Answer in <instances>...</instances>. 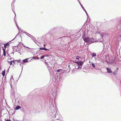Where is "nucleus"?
Returning a JSON list of instances; mask_svg holds the SVG:
<instances>
[{"mask_svg":"<svg viewBox=\"0 0 121 121\" xmlns=\"http://www.w3.org/2000/svg\"><path fill=\"white\" fill-rule=\"evenodd\" d=\"M81 33L82 34V38L83 40L86 42H88L89 40V37H86L85 36L86 34V31L84 30H82L81 31Z\"/></svg>","mask_w":121,"mask_h":121,"instance_id":"1","label":"nucleus"},{"mask_svg":"<svg viewBox=\"0 0 121 121\" xmlns=\"http://www.w3.org/2000/svg\"><path fill=\"white\" fill-rule=\"evenodd\" d=\"M56 110H55L54 108L53 107L52 109L49 112V114L50 116L55 118L56 117Z\"/></svg>","mask_w":121,"mask_h":121,"instance_id":"2","label":"nucleus"},{"mask_svg":"<svg viewBox=\"0 0 121 121\" xmlns=\"http://www.w3.org/2000/svg\"><path fill=\"white\" fill-rule=\"evenodd\" d=\"M54 78L53 79V81L58 82L59 81V76H54Z\"/></svg>","mask_w":121,"mask_h":121,"instance_id":"3","label":"nucleus"},{"mask_svg":"<svg viewBox=\"0 0 121 121\" xmlns=\"http://www.w3.org/2000/svg\"><path fill=\"white\" fill-rule=\"evenodd\" d=\"M12 78L14 81H17L19 78L18 76H12Z\"/></svg>","mask_w":121,"mask_h":121,"instance_id":"4","label":"nucleus"},{"mask_svg":"<svg viewBox=\"0 0 121 121\" xmlns=\"http://www.w3.org/2000/svg\"><path fill=\"white\" fill-rule=\"evenodd\" d=\"M75 63H77L78 65H80V66H82L83 64V62L81 61H75Z\"/></svg>","mask_w":121,"mask_h":121,"instance_id":"5","label":"nucleus"},{"mask_svg":"<svg viewBox=\"0 0 121 121\" xmlns=\"http://www.w3.org/2000/svg\"><path fill=\"white\" fill-rule=\"evenodd\" d=\"M78 2H79L80 4L81 7H82V8L83 9L85 12V13H86V15H87L88 16V14L87 12L86 11V10L84 8V7L81 4V3L79 1H78Z\"/></svg>","mask_w":121,"mask_h":121,"instance_id":"6","label":"nucleus"},{"mask_svg":"<svg viewBox=\"0 0 121 121\" xmlns=\"http://www.w3.org/2000/svg\"><path fill=\"white\" fill-rule=\"evenodd\" d=\"M94 40L93 38H89V40L88 42L89 44H91L94 42Z\"/></svg>","mask_w":121,"mask_h":121,"instance_id":"7","label":"nucleus"},{"mask_svg":"<svg viewBox=\"0 0 121 121\" xmlns=\"http://www.w3.org/2000/svg\"><path fill=\"white\" fill-rule=\"evenodd\" d=\"M63 70L62 69H60L57 70L55 72H58V74H60L59 75H60L61 73H62Z\"/></svg>","mask_w":121,"mask_h":121,"instance_id":"8","label":"nucleus"},{"mask_svg":"<svg viewBox=\"0 0 121 121\" xmlns=\"http://www.w3.org/2000/svg\"><path fill=\"white\" fill-rule=\"evenodd\" d=\"M106 69L107 71V72L108 73H112V72L111 69L109 68H107Z\"/></svg>","mask_w":121,"mask_h":121,"instance_id":"9","label":"nucleus"},{"mask_svg":"<svg viewBox=\"0 0 121 121\" xmlns=\"http://www.w3.org/2000/svg\"><path fill=\"white\" fill-rule=\"evenodd\" d=\"M28 59L27 58L25 59L22 60V62H21V63L23 64V63H26L28 61Z\"/></svg>","mask_w":121,"mask_h":121,"instance_id":"10","label":"nucleus"},{"mask_svg":"<svg viewBox=\"0 0 121 121\" xmlns=\"http://www.w3.org/2000/svg\"><path fill=\"white\" fill-rule=\"evenodd\" d=\"M9 43H8L6 44H4V48L5 49H6V48L7 47V46H9Z\"/></svg>","mask_w":121,"mask_h":121,"instance_id":"11","label":"nucleus"},{"mask_svg":"<svg viewBox=\"0 0 121 121\" xmlns=\"http://www.w3.org/2000/svg\"><path fill=\"white\" fill-rule=\"evenodd\" d=\"M2 49L3 51V55L4 56H6V53L5 50L2 48Z\"/></svg>","mask_w":121,"mask_h":121,"instance_id":"12","label":"nucleus"},{"mask_svg":"<svg viewBox=\"0 0 121 121\" xmlns=\"http://www.w3.org/2000/svg\"><path fill=\"white\" fill-rule=\"evenodd\" d=\"M21 108V107L20 106L17 105L16 106V107L15 108V109L16 110H18L19 109Z\"/></svg>","mask_w":121,"mask_h":121,"instance_id":"13","label":"nucleus"},{"mask_svg":"<svg viewBox=\"0 0 121 121\" xmlns=\"http://www.w3.org/2000/svg\"><path fill=\"white\" fill-rule=\"evenodd\" d=\"M22 45H23V46H24V45L22 43H19L18 44V45L20 47H22Z\"/></svg>","mask_w":121,"mask_h":121,"instance_id":"14","label":"nucleus"},{"mask_svg":"<svg viewBox=\"0 0 121 121\" xmlns=\"http://www.w3.org/2000/svg\"><path fill=\"white\" fill-rule=\"evenodd\" d=\"M5 70H4L3 71L2 73V74L3 76H5Z\"/></svg>","mask_w":121,"mask_h":121,"instance_id":"15","label":"nucleus"},{"mask_svg":"<svg viewBox=\"0 0 121 121\" xmlns=\"http://www.w3.org/2000/svg\"><path fill=\"white\" fill-rule=\"evenodd\" d=\"M11 6H12V10L13 11V9H14V3H13V2H12V4H11Z\"/></svg>","mask_w":121,"mask_h":121,"instance_id":"16","label":"nucleus"},{"mask_svg":"<svg viewBox=\"0 0 121 121\" xmlns=\"http://www.w3.org/2000/svg\"><path fill=\"white\" fill-rule=\"evenodd\" d=\"M96 56V54L94 53H92V57H94Z\"/></svg>","mask_w":121,"mask_h":121,"instance_id":"17","label":"nucleus"},{"mask_svg":"<svg viewBox=\"0 0 121 121\" xmlns=\"http://www.w3.org/2000/svg\"><path fill=\"white\" fill-rule=\"evenodd\" d=\"M117 73V71H114L113 73V75H116Z\"/></svg>","mask_w":121,"mask_h":121,"instance_id":"18","label":"nucleus"},{"mask_svg":"<svg viewBox=\"0 0 121 121\" xmlns=\"http://www.w3.org/2000/svg\"><path fill=\"white\" fill-rule=\"evenodd\" d=\"M45 65H47V66L48 67H49V65H48V62H46V61L45 62Z\"/></svg>","mask_w":121,"mask_h":121,"instance_id":"19","label":"nucleus"},{"mask_svg":"<svg viewBox=\"0 0 121 121\" xmlns=\"http://www.w3.org/2000/svg\"><path fill=\"white\" fill-rule=\"evenodd\" d=\"M92 66L94 68L95 67V64L94 63H92Z\"/></svg>","mask_w":121,"mask_h":121,"instance_id":"20","label":"nucleus"},{"mask_svg":"<svg viewBox=\"0 0 121 121\" xmlns=\"http://www.w3.org/2000/svg\"><path fill=\"white\" fill-rule=\"evenodd\" d=\"M13 61H11L9 62L8 61H7L8 62H9V63H10V64L11 65H12V62H13Z\"/></svg>","mask_w":121,"mask_h":121,"instance_id":"21","label":"nucleus"},{"mask_svg":"<svg viewBox=\"0 0 121 121\" xmlns=\"http://www.w3.org/2000/svg\"><path fill=\"white\" fill-rule=\"evenodd\" d=\"M39 50H44V49H45V48H39Z\"/></svg>","mask_w":121,"mask_h":121,"instance_id":"22","label":"nucleus"},{"mask_svg":"<svg viewBox=\"0 0 121 121\" xmlns=\"http://www.w3.org/2000/svg\"><path fill=\"white\" fill-rule=\"evenodd\" d=\"M82 66H80V65H78V69H81Z\"/></svg>","mask_w":121,"mask_h":121,"instance_id":"23","label":"nucleus"},{"mask_svg":"<svg viewBox=\"0 0 121 121\" xmlns=\"http://www.w3.org/2000/svg\"><path fill=\"white\" fill-rule=\"evenodd\" d=\"M45 56H41L40 57V58L41 59H43L44 58V57Z\"/></svg>","mask_w":121,"mask_h":121,"instance_id":"24","label":"nucleus"},{"mask_svg":"<svg viewBox=\"0 0 121 121\" xmlns=\"http://www.w3.org/2000/svg\"><path fill=\"white\" fill-rule=\"evenodd\" d=\"M16 61H17L18 63L19 62H21V61H20V60H16Z\"/></svg>","mask_w":121,"mask_h":121,"instance_id":"25","label":"nucleus"},{"mask_svg":"<svg viewBox=\"0 0 121 121\" xmlns=\"http://www.w3.org/2000/svg\"><path fill=\"white\" fill-rule=\"evenodd\" d=\"M30 38H31V39L32 40H33L34 41V42H35L38 45V44H37V43L35 42V40H34V39H33L32 38H31V37H30Z\"/></svg>","mask_w":121,"mask_h":121,"instance_id":"26","label":"nucleus"},{"mask_svg":"<svg viewBox=\"0 0 121 121\" xmlns=\"http://www.w3.org/2000/svg\"><path fill=\"white\" fill-rule=\"evenodd\" d=\"M79 58L78 56L76 57V59L77 60H78L79 59Z\"/></svg>","mask_w":121,"mask_h":121,"instance_id":"27","label":"nucleus"},{"mask_svg":"<svg viewBox=\"0 0 121 121\" xmlns=\"http://www.w3.org/2000/svg\"><path fill=\"white\" fill-rule=\"evenodd\" d=\"M27 34H28L27 33ZM29 34L30 35V36H31L32 37H33V38H34V37L33 36H32V35H31L30 34Z\"/></svg>","mask_w":121,"mask_h":121,"instance_id":"28","label":"nucleus"},{"mask_svg":"<svg viewBox=\"0 0 121 121\" xmlns=\"http://www.w3.org/2000/svg\"><path fill=\"white\" fill-rule=\"evenodd\" d=\"M9 72V68H8V70L6 71V73H8Z\"/></svg>","mask_w":121,"mask_h":121,"instance_id":"29","label":"nucleus"},{"mask_svg":"<svg viewBox=\"0 0 121 121\" xmlns=\"http://www.w3.org/2000/svg\"><path fill=\"white\" fill-rule=\"evenodd\" d=\"M44 50H45V51H47L48 50V49H47L45 48V49H44Z\"/></svg>","mask_w":121,"mask_h":121,"instance_id":"30","label":"nucleus"},{"mask_svg":"<svg viewBox=\"0 0 121 121\" xmlns=\"http://www.w3.org/2000/svg\"><path fill=\"white\" fill-rule=\"evenodd\" d=\"M16 26H17V28L18 29H19V27L18 26V25H17V23H16Z\"/></svg>","mask_w":121,"mask_h":121,"instance_id":"31","label":"nucleus"},{"mask_svg":"<svg viewBox=\"0 0 121 121\" xmlns=\"http://www.w3.org/2000/svg\"><path fill=\"white\" fill-rule=\"evenodd\" d=\"M7 56H9L10 57V55H9V54H7Z\"/></svg>","mask_w":121,"mask_h":121,"instance_id":"32","label":"nucleus"},{"mask_svg":"<svg viewBox=\"0 0 121 121\" xmlns=\"http://www.w3.org/2000/svg\"><path fill=\"white\" fill-rule=\"evenodd\" d=\"M119 35L120 36H121V32H120L119 34Z\"/></svg>","mask_w":121,"mask_h":121,"instance_id":"33","label":"nucleus"},{"mask_svg":"<svg viewBox=\"0 0 121 121\" xmlns=\"http://www.w3.org/2000/svg\"><path fill=\"white\" fill-rule=\"evenodd\" d=\"M24 46L25 47H26V46ZM26 47L27 48H29L30 49H31V48H29L28 47Z\"/></svg>","mask_w":121,"mask_h":121,"instance_id":"34","label":"nucleus"},{"mask_svg":"<svg viewBox=\"0 0 121 121\" xmlns=\"http://www.w3.org/2000/svg\"><path fill=\"white\" fill-rule=\"evenodd\" d=\"M32 58L34 59H36V57H34Z\"/></svg>","mask_w":121,"mask_h":121,"instance_id":"35","label":"nucleus"},{"mask_svg":"<svg viewBox=\"0 0 121 121\" xmlns=\"http://www.w3.org/2000/svg\"><path fill=\"white\" fill-rule=\"evenodd\" d=\"M13 63L14 64L15 63V62H14V61H16V60H13Z\"/></svg>","mask_w":121,"mask_h":121,"instance_id":"36","label":"nucleus"},{"mask_svg":"<svg viewBox=\"0 0 121 121\" xmlns=\"http://www.w3.org/2000/svg\"><path fill=\"white\" fill-rule=\"evenodd\" d=\"M15 0H13V3H14L15 2Z\"/></svg>","mask_w":121,"mask_h":121,"instance_id":"37","label":"nucleus"},{"mask_svg":"<svg viewBox=\"0 0 121 121\" xmlns=\"http://www.w3.org/2000/svg\"><path fill=\"white\" fill-rule=\"evenodd\" d=\"M16 37L13 39L12 40V41L13 40H14L16 38Z\"/></svg>","mask_w":121,"mask_h":121,"instance_id":"38","label":"nucleus"},{"mask_svg":"<svg viewBox=\"0 0 121 121\" xmlns=\"http://www.w3.org/2000/svg\"><path fill=\"white\" fill-rule=\"evenodd\" d=\"M43 46L45 47L46 46V45L45 44H44L43 45Z\"/></svg>","mask_w":121,"mask_h":121,"instance_id":"39","label":"nucleus"},{"mask_svg":"<svg viewBox=\"0 0 121 121\" xmlns=\"http://www.w3.org/2000/svg\"><path fill=\"white\" fill-rule=\"evenodd\" d=\"M97 33H98V34H99L100 33V32H97Z\"/></svg>","mask_w":121,"mask_h":121,"instance_id":"40","label":"nucleus"},{"mask_svg":"<svg viewBox=\"0 0 121 121\" xmlns=\"http://www.w3.org/2000/svg\"><path fill=\"white\" fill-rule=\"evenodd\" d=\"M111 51H112V48H111Z\"/></svg>","mask_w":121,"mask_h":121,"instance_id":"41","label":"nucleus"},{"mask_svg":"<svg viewBox=\"0 0 121 121\" xmlns=\"http://www.w3.org/2000/svg\"><path fill=\"white\" fill-rule=\"evenodd\" d=\"M39 59V57H37V59Z\"/></svg>","mask_w":121,"mask_h":121,"instance_id":"42","label":"nucleus"},{"mask_svg":"<svg viewBox=\"0 0 121 121\" xmlns=\"http://www.w3.org/2000/svg\"><path fill=\"white\" fill-rule=\"evenodd\" d=\"M6 121H10L9 120H6Z\"/></svg>","mask_w":121,"mask_h":121,"instance_id":"43","label":"nucleus"},{"mask_svg":"<svg viewBox=\"0 0 121 121\" xmlns=\"http://www.w3.org/2000/svg\"><path fill=\"white\" fill-rule=\"evenodd\" d=\"M118 69H119L118 68H117V69L118 70Z\"/></svg>","mask_w":121,"mask_h":121,"instance_id":"44","label":"nucleus"},{"mask_svg":"<svg viewBox=\"0 0 121 121\" xmlns=\"http://www.w3.org/2000/svg\"><path fill=\"white\" fill-rule=\"evenodd\" d=\"M26 35H27V36H28L30 37V36H28V35H27V34H26Z\"/></svg>","mask_w":121,"mask_h":121,"instance_id":"45","label":"nucleus"},{"mask_svg":"<svg viewBox=\"0 0 121 121\" xmlns=\"http://www.w3.org/2000/svg\"><path fill=\"white\" fill-rule=\"evenodd\" d=\"M87 18H88V17H89V16H87Z\"/></svg>","mask_w":121,"mask_h":121,"instance_id":"46","label":"nucleus"},{"mask_svg":"<svg viewBox=\"0 0 121 121\" xmlns=\"http://www.w3.org/2000/svg\"><path fill=\"white\" fill-rule=\"evenodd\" d=\"M101 36L102 37H103L102 36V35H101Z\"/></svg>","mask_w":121,"mask_h":121,"instance_id":"47","label":"nucleus"},{"mask_svg":"<svg viewBox=\"0 0 121 121\" xmlns=\"http://www.w3.org/2000/svg\"><path fill=\"white\" fill-rule=\"evenodd\" d=\"M13 12L14 13H15V15H16V14H15V12H14L13 11Z\"/></svg>","mask_w":121,"mask_h":121,"instance_id":"48","label":"nucleus"},{"mask_svg":"<svg viewBox=\"0 0 121 121\" xmlns=\"http://www.w3.org/2000/svg\"><path fill=\"white\" fill-rule=\"evenodd\" d=\"M120 37H121V36H120Z\"/></svg>","mask_w":121,"mask_h":121,"instance_id":"49","label":"nucleus"},{"mask_svg":"<svg viewBox=\"0 0 121 121\" xmlns=\"http://www.w3.org/2000/svg\"><path fill=\"white\" fill-rule=\"evenodd\" d=\"M16 51V52H17V50H16V51Z\"/></svg>","mask_w":121,"mask_h":121,"instance_id":"50","label":"nucleus"},{"mask_svg":"<svg viewBox=\"0 0 121 121\" xmlns=\"http://www.w3.org/2000/svg\"><path fill=\"white\" fill-rule=\"evenodd\" d=\"M19 52V53H20V52Z\"/></svg>","mask_w":121,"mask_h":121,"instance_id":"51","label":"nucleus"},{"mask_svg":"<svg viewBox=\"0 0 121 121\" xmlns=\"http://www.w3.org/2000/svg\"><path fill=\"white\" fill-rule=\"evenodd\" d=\"M78 1H79L78 0H77Z\"/></svg>","mask_w":121,"mask_h":121,"instance_id":"52","label":"nucleus"}]
</instances>
